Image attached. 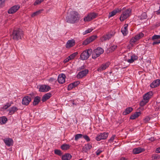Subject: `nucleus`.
I'll use <instances>...</instances> for the list:
<instances>
[{
	"label": "nucleus",
	"instance_id": "1",
	"mask_svg": "<svg viewBox=\"0 0 160 160\" xmlns=\"http://www.w3.org/2000/svg\"><path fill=\"white\" fill-rule=\"evenodd\" d=\"M79 14L76 11H72L70 12L66 17L67 22L69 23H74L79 19Z\"/></svg>",
	"mask_w": 160,
	"mask_h": 160
},
{
	"label": "nucleus",
	"instance_id": "2",
	"mask_svg": "<svg viewBox=\"0 0 160 160\" xmlns=\"http://www.w3.org/2000/svg\"><path fill=\"white\" fill-rule=\"evenodd\" d=\"M22 35V31L19 29H16L13 30L11 37L14 41H17L21 39Z\"/></svg>",
	"mask_w": 160,
	"mask_h": 160
},
{
	"label": "nucleus",
	"instance_id": "3",
	"mask_svg": "<svg viewBox=\"0 0 160 160\" xmlns=\"http://www.w3.org/2000/svg\"><path fill=\"white\" fill-rule=\"evenodd\" d=\"M92 52L91 49H89L83 51L81 54L80 58L82 60H85L88 58L91 55Z\"/></svg>",
	"mask_w": 160,
	"mask_h": 160
},
{
	"label": "nucleus",
	"instance_id": "4",
	"mask_svg": "<svg viewBox=\"0 0 160 160\" xmlns=\"http://www.w3.org/2000/svg\"><path fill=\"white\" fill-rule=\"evenodd\" d=\"M131 11L130 9H127L124 11L121 14L120 17L121 21H123L129 17L131 14Z\"/></svg>",
	"mask_w": 160,
	"mask_h": 160
},
{
	"label": "nucleus",
	"instance_id": "5",
	"mask_svg": "<svg viewBox=\"0 0 160 160\" xmlns=\"http://www.w3.org/2000/svg\"><path fill=\"white\" fill-rule=\"evenodd\" d=\"M97 14L94 13H91L89 14L87 16L84 18L85 22L89 21L96 17Z\"/></svg>",
	"mask_w": 160,
	"mask_h": 160
},
{
	"label": "nucleus",
	"instance_id": "6",
	"mask_svg": "<svg viewBox=\"0 0 160 160\" xmlns=\"http://www.w3.org/2000/svg\"><path fill=\"white\" fill-rule=\"evenodd\" d=\"M115 32L113 31L110 32L108 34L103 36L102 37V41H107L109 40L111 37L113 36L115 34Z\"/></svg>",
	"mask_w": 160,
	"mask_h": 160
},
{
	"label": "nucleus",
	"instance_id": "7",
	"mask_svg": "<svg viewBox=\"0 0 160 160\" xmlns=\"http://www.w3.org/2000/svg\"><path fill=\"white\" fill-rule=\"evenodd\" d=\"M20 7L19 5H15L9 9L8 11V12L9 14H13L16 12L19 9Z\"/></svg>",
	"mask_w": 160,
	"mask_h": 160
},
{
	"label": "nucleus",
	"instance_id": "8",
	"mask_svg": "<svg viewBox=\"0 0 160 160\" xmlns=\"http://www.w3.org/2000/svg\"><path fill=\"white\" fill-rule=\"evenodd\" d=\"M88 72V70L85 69L84 70L79 72L77 75V77L78 78H82L84 76H86Z\"/></svg>",
	"mask_w": 160,
	"mask_h": 160
},
{
	"label": "nucleus",
	"instance_id": "9",
	"mask_svg": "<svg viewBox=\"0 0 160 160\" xmlns=\"http://www.w3.org/2000/svg\"><path fill=\"white\" fill-rule=\"evenodd\" d=\"M108 133L106 132L101 133L99 135H97L96 139L97 141H99L102 139H105L108 137Z\"/></svg>",
	"mask_w": 160,
	"mask_h": 160
},
{
	"label": "nucleus",
	"instance_id": "10",
	"mask_svg": "<svg viewBox=\"0 0 160 160\" xmlns=\"http://www.w3.org/2000/svg\"><path fill=\"white\" fill-rule=\"evenodd\" d=\"M97 36H92L90 37L89 38H87L83 42L82 44L83 45H86L90 42H92L96 38Z\"/></svg>",
	"mask_w": 160,
	"mask_h": 160
},
{
	"label": "nucleus",
	"instance_id": "11",
	"mask_svg": "<svg viewBox=\"0 0 160 160\" xmlns=\"http://www.w3.org/2000/svg\"><path fill=\"white\" fill-rule=\"evenodd\" d=\"M31 101V99L30 97L28 96H25L22 99V104L24 105H27Z\"/></svg>",
	"mask_w": 160,
	"mask_h": 160
},
{
	"label": "nucleus",
	"instance_id": "12",
	"mask_svg": "<svg viewBox=\"0 0 160 160\" xmlns=\"http://www.w3.org/2000/svg\"><path fill=\"white\" fill-rule=\"evenodd\" d=\"M3 140L5 145L8 147H10L13 145V141L11 138H5Z\"/></svg>",
	"mask_w": 160,
	"mask_h": 160
},
{
	"label": "nucleus",
	"instance_id": "13",
	"mask_svg": "<svg viewBox=\"0 0 160 160\" xmlns=\"http://www.w3.org/2000/svg\"><path fill=\"white\" fill-rule=\"evenodd\" d=\"M159 39H160V35H155L152 36V40L154 41V42L152 43V45H154L156 44L160 43V39L157 40Z\"/></svg>",
	"mask_w": 160,
	"mask_h": 160
},
{
	"label": "nucleus",
	"instance_id": "14",
	"mask_svg": "<svg viewBox=\"0 0 160 160\" xmlns=\"http://www.w3.org/2000/svg\"><path fill=\"white\" fill-rule=\"evenodd\" d=\"M50 89L51 88L49 86L43 85L40 86L39 91L41 92H47L49 91Z\"/></svg>",
	"mask_w": 160,
	"mask_h": 160
},
{
	"label": "nucleus",
	"instance_id": "15",
	"mask_svg": "<svg viewBox=\"0 0 160 160\" xmlns=\"http://www.w3.org/2000/svg\"><path fill=\"white\" fill-rule=\"evenodd\" d=\"M110 64V63L109 62H107L102 64L98 68V71L99 72H101L102 71L105 70L106 68L108 67Z\"/></svg>",
	"mask_w": 160,
	"mask_h": 160
},
{
	"label": "nucleus",
	"instance_id": "16",
	"mask_svg": "<svg viewBox=\"0 0 160 160\" xmlns=\"http://www.w3.org/2000/svg\"><path fill=\"white\" fill-rule=\"evenodd\" d=\"M66 76L64 74H62L59 75L58 80L59 83L63 84L65 82Z\"/></svg>",
	"mask_w": 160,
	"mask_h": 160
},
{
	"label": "nucleus",
	"instance_id": "17",
	"mask_svg": "<svg viewBox=\"0 0 160 160\" xmlns=\"http://www.w3.org/2000/svg\"><path fill=\"white\" fill-rule=\"evenodd\" d=\"M129 55L131 58L127 60V61L129 63H132L135 60H137L138 58V57L135 54L130 53Z\"/></svg>",
	"mask_w": 160,
	"mask_h": 160
},
{
	"label": "nucleus",
	"instance_id": "18",
	"mask_svg": "<svg viewBox=\"0 0 160 160\" xmlns=\"http://www.w3.org/2000/svg\"><path fill=\"white\" fill-rule=\"evenodd\" d=\"M75 43V42L74 40H69L67 41L66 44V47L67 48H70L74 46Z\"/></svg>",
	"mask_w": 160,
	"mask_h": 160
},
{
	"label": "nucleus",
	"instance_id": "19",
	"mask_svg": "<svg viewBox=\"0 0 160 160\" xmlns=\"http://www.w3.org/2000/svg\"><path fill=\"white\" fill-rule=\"evenodd\" d=\"M92 147L91 144L88 143L85 144L82 148V152H87L90 150Z\"/></svg>",
	"mask_w": 160,
	"mask_h": 160
},
{
	"label": "nucleus",
	"instance_id": "20",
	"mask_svg": "<svg viewBox=\"0 0 160 160\" xmlns=\"http://www.w3.org/2000/svg\"><path fill=\"white\" fill-rule=\"evenodd\" d=\"M160 84V80L157 79L153 81L150 84L152 88H155L158 86Z\"/></svg>",
	"mask_w": 160,
	"mask_h": 160
},
{
	"label": "nucleus",
	"instance_id": "21",
	"mask_svg": "<svg viewBox=\"0 0 160 160\" xmlns=\"http://www.w3.org/2000/svg\"><path fill=\"white\" fill-rule=\"evenodd\" d=\"M144 149L138 147L133 149V152L134 154H138L144 151Z\"/></svg>",
	"mask_w": 160,
	"mask_h": 160
},
{
	"label": "nucleus",
	"instance_id": "22",
	"mask_svg": "<svg viewBox=\"0 0 160 160\" xmlns=\"http://www.w3.org/2000/svg\"><path fill=\"white\" fill-rule=\"evenodd\" d=\"M152 93V92H148L144 94L143 96V99L146 100L148 102L149 99L151 98Z\"/></svg>",
	"mask_w": 160,
	"mask_h": 160
},
{
	"label": "nucleus",
	"instance_id": "23",
	"mask_svg": "<svg viewBox=\"0 0 160 160\" xmlns=\"http://www.w3.org/2000/svg\"><path fill=\"white\" fill-rule=\"evenodd\" d=\"M52 96V94L50 93H48L44 94L42 97V101L43 102L48 99Z\"/></svg>",
	"mask_w": 160,
	"mask_h": 160
},
{
	"label": "nucleus",
	"instance_id": "24",
	"mask_svg": "<svg viewBox=\"0 0 160 160\" xmlns=\"http://www.w3.org/2000/svg\"><path fill=\"white\" fill-rule=\"evenodd\" d=\"M141 114L140 112H136L130 116V119L133 120L138 117Z\"/></svg>",
	"mask_w": 160,
	"mask_h": 160
},
{
	"label": "nucleus",
	"instance_id": "25",
	"mask_svg": "<svg viewBox=\"0 0 160 160\" xmlns=\"http://www.w3.org/2000/svg\"><path fill=\"white\" fill-rule=\"evenodd\" d=\"M72 157L71 155L69 153H66L62 156V160H69Z\"/></svg>",
	"mask_w": 160,
	"mask_h": 160
},
{
	"label": "nucleus",
	"instance_id": "26",
	"mask_svg": "<svg viewBox=\"0 0 160 160\" xmlns=\"http://www.w3.org/2000/svg\"><path fill=\"white\" fill-rule=\"evenodd\" d=\"M41 101V98L38 96L35 97L34 101L33 102V104L34 106H36L38 105Z\"/></svg>",
	"mask_w": 160,
	"mask_h": 160
},
{
	"label": "nucleus",
	"instance_id": "27",
	"mask_svg": "<svg viewBox=\"0 0 160 160\" xmlns=\"http://www.w3.org/2000/svg\"><path fill=\"white\" fill-rule=\"evenodd\" d=\"M128 24H125L124 26V28H122L121 32L124 36L126 35L128 33Z\"/></svg>",
	"mask_w": 160,
	"mask_h": 160
},
{
	"label": "nucleus",
	"instance_id": "28",
	"mask_svg": "<svg viewBox=\"0 0 160 160\" xmlns=\"http://www.w3.org/2000/svg\"><path fill=\"white\" fill-rule=\"evenodd\" d=\"M95 53L99 55V56L103 52L104 50L103 49L100 47H98L96 49L94 50Z\"/></svg>",
	"mask_w": 160,
	"mask_h": 160
},
{
	"label": "nucleus",
	"instance_id": "29",
	"mask_svg": "<svg viewBox=\"0 0 160 160\" xmlns=\"http://www.w3.org/2000/svg\"><path fill=\"white\" fill-rule=\"evenodd\" d=\"M118 9H117L113 10V11L109 13L108 17L110 18V17H113L119 11Z\"/></svg>",
	"mask_w": 160,
	"mask_h": 160
},
{
	"label": "nucleus",
	"instance_id": "30",
	"mask_svg": "<svg viewBox=\"0 0 160 160\" xmlns=\"http://www.w3.org/2000/svg\"><path fill=\"white\" fill-rule=\"evenodd\" d=\"M18 110L17 108L16 107H12L9 110V115H12L15 112L17 111Z\"/></svg>",
	"mask_w": 160,
	"mask_h": 160
},
{
	"label": "nucleus",
	"instance_id": "31",
	"mask_svg": "<svg viewBox=\"0 0 160 160\" xmlns=\"http://www.w3.org/2000/svg\"><path fill=\"white\" fill-rule=\"evenodd\" d=\"M133 110V109L131 107H129L127 108L125 111L123 112V114L124 115H127L129 113L131 112Z\"/></svg>",
	"mask_w": 160,
	"mask_h": 160
},
{
	"label": "nucleus",
	"instance_id": "32",
	"mask_svg": "<svg viewBox=\"0 0 160 160\" xmlns=\"http://www.w3.org/2000/svg\"><path fill=\"white\" fill-rule=\"evenodd\" d=\"M7 121V118L5 117H2L0 118V123L1 124H4Z\"/></svg>",
	"mask_w": 160,
	"mask_h": 160
},
{
	"label": "nucleus",
	"instance_id": "33",
	"mask_svg": "<svg viewBox=\"0 0 160 160\" xmlns=\"http://www.w3.org/2000/svg\"><path fill=\"white\" fill-rule=\"evenodd\" d=\"M70 148V146L68 144H63L61 146V148L63 150H66Z\"/></svg>",
	"mask_w": 160,
	"mask_h": 160
},
{
	"label": "nucleus",
	"instance_id": "34",
	"mask_svg": "<svg viewBox=\"0 0 160 160\" xmlns=\"http://www.w3.org/2000/svg\"><path fill=\"white\" fill-rule=\"evenodd\" d=\"M147 15L146 13L145 12H143L142 15L139 17L140 19L141 20L146 19Z\"/></svg>",
	"mask_w": 160,
	"mask_h": 160
},
{
	"label": "nucleus",
	"instance_id": "35",
	"mask_svg": "<svg viewBox=\"0 0 160 160\" xmlns=\"http://www.w3.org/2000/svg\"><path fill=\"white\" fill-rule=\"evenodd\" d=\"M42 10H39L37 11L36 12H34L32 14V15H31V16L32 17H34L36 16L39 15L42 12Z\"/></svg>",
	"mask_w": 160,
	"mask_h": 160
},
{
	"label": "nucleus",
	"instance_id": "36",
	"mask_svg": "<svg viewBox=\"0 0 160 160\" xmlns=\"http://www.w3.org/2000/svg\"><path fill=\"white\" fill-rule=\"evenodd\" d=\"M152 159H159L160 158V156L157 154H152Z\"/></svg>",
	"mask_w": 160,
	"mask_h": 160
},
{
	"label": "nucleus",
	"instance_id": "37",
	"mask_svg": "<svg viewBox=\"0 0 160 160\" xmlns=\"http://www.w3.org/2000/svg\"><path fill=\"white\" fill-rule=\"evenodd\" d=\"M78 54V52H76L71 54L70 56L68 57L69 58V59L71 60L73 59Z\"/></svg>",
	"mask_w": 160,
	"mask_h": 160
},
{
	"label": "nucleus",
	"instance_id": "38",
	"mask_svg": "<svg viewBox=\"0 0 160 160\" xmlns=\"http://www.w3.org/2000/svg\"><path fill=\"white\" fill-rule=\"evenodd\" d=\"M117 45H113L108 50L109 52H112L115 50L117 48Z\"/></svg>",
	"mask_w": 160,
	"mask_h": 160
},
{
	"label": "nucleus",
	"instance_id": "39",
	"mask_svg": "<svg viewBox=\"0 0 160 160\" xmlns=\"http://www.w3.org/2000/svg\"><path fill=\"white\" fill-rule=\"evenodd\" d=\"M82 137L83 135L81 134H76L75 136L74 139L75 141H77L79 139L82 138Z\"/></svg>",
	"mask_w": 160,
	"mask_h": 160
},
{
	"label": "nucleus",
	"instance_id": "40",
	"mask_svg": "<svg viewBox=\"0 0 160 160\" xmlns=\"http://www.w3.org/2000/svg\"><path fill=\"white\" fill-rule=\"evenodd\" d=\"M144 36V34L142 32H140L135 36L136 38L138 40Z\"/></svg>",
	"mask_w": 160,
	"mask_h": 160
},
{
	"label": "nucleus",
	"instance_id": "41",
	"mask_svg": "<svg viewBox=\"0 0 160 160\" xmlns=\"http://www.w3.org/2000/svg\"><path fill=\"white\" fill-rule=\"evenodd\" d=\"M138 40L135 37L134 38H132L130 41V43L131 44H133V43H134Z\"/></svg>",
	"mask_w": 160,
	"mask_h": 160
},
{
	"label": "nucleus",
	"instance_id": "42",
	"mask_svg": "<svg viewBox=\"0 0 160 160\" xmlns=\"http://www.w3.org/2000/svg\"><path fill=\"white\" fill-rule=\"evenodd\" d=\"M54 153L55 154L59 156H61L62 154L61 151L60 150L55 149L54 150Z\"/></svg>",
	"mask_w": 160,
	"mask_h": 160
},
{
	"label": "nucleus",
	"instance_id": "43",
	"mask_svg": "<svg viewBox=\"0 0 160 160\" xmlns=\"http://www.w3.org/2000/svg\"><path fill=\"white\" fill-rule=\"evenodd\" d=\"M99 56V55L97 53H95V52L93 50L92 55V58L93 59H95L97 57H98Z\"/></svg>",
	"mask_w": 160,
	"mask_h": 160
},
{
	"label": "nucleus",
	"instance_id": "44",
	"mask_svg": "<svg viewBox=\"0 0 160 160\" xmlns=\"http://www.w3.org/2000/svg\"><path fill=\"white\" fill-rule=\"evenodd\" d=\"M148 102L146 101V100H143L142 101H141L140 103V105L141 106H143L145 105Z\"/></svg>",
	"mask_w": 160,
	"mask_h": 160
},
{
	"label": "nucleus",
	"instance_id": "45",
	"mask_svg": "<svg viewBox=\"0 0 160 160\" xmlns=\"http://www.w3.org/2000/svg\"><path fill=\"white\" fill-rule=\"evenodd\" d=\"M93 29L92 28H89L88 29H87L83 32V34L84 35L92 31Z\"/></svg>",
	"mask_w": 160,
	"mask_h": 160
},
{
	"label": "nucleus",
	"instance_id": "46",
	"mask_svg": "<svg viewBox=\"0 0 160 160\" xmlns=\"http://www.w3.org/2000/svg\"><path fill=\"white\" fill-rule=\"evenodd\" d=\"M44 0H36L34 2V5L35 6L37 5L38 4H40Z\"/></svg>",
	"mask_w": 160,
	"mask_h": 160
},
{
	"label": "nucleus",
	"instance_id": "47",
	"mask_svg": "<svg viewBox=\"0 0 160 160\" xmlns=\"http://www.w3.org/2000/svg\"><path fill=\"white\" fill-rule=\"evenodd\" d=\"M5 0H0V8L4 6Z\"/></svg>",
	"mask_w": 160,
	"mask_h": 160
},
{
	"label": "nucleus",
	"instance_id": "48",
	"mask_svg": "<svg viewBox=\"0 0 160 160\" xmlns=\"http://www.w3.org/2000/svg\"><path fill=\"white\" fill-rule=\"evenodd\" d=\"M74 88V87L72 83H71L68 85V90L69 91H70Z\"/></svg>",
	"mask_w": 160,
	"mask_h": 160
},
{
	"label": "nucleus",
	"instance_id": "49",
	"mask_svg": "<svg viewBox=\"0 0 160 160\" xmlns=\"http://www.w3.org/2000/svg\"><path fill=\"white\" fill-rule=\"evenodd\" d=\"M83 138L85 139L87 142L89 141L90 140L89 137L87 135H83Z\"/></svg>",
	"mask_w": 160,
	"mask_h": 160
},
{
	"label": "nucleus",
	"instance_id": "50",
	"mask_svg": "<svg viewBox=\"0 0 160 160\" xmlns=\"http://www.w3.org/2000/svg\"><path fill=\"white\" fill-rule=\"evenodd\" d=\"M86 68V66L84 65H83L79 67L78 68H77V71H80V70H83V69H85Z\"/></svg>",
	"mask_w": 160,
	"mask_h": 160
},
{
	"label": "nucleus",
	"instance_id": "51",
	"mask_svg": "<svg viewBox=\"0 0 160 160\" xmlns=\"http://www.w3.org/2000/svg\"><path fill=\"white\" fill-rule=\"evenodd\" d=\"M80 83V82L78 81L75 82H74L72 83L74 88L77 87Z\"/></svg>",
	"mask_w": 160,
	"mask_h": 160
},
{
	"label": "nucleus",
	"instance_id": "52",
	"mask_svg": "<svg viewBox=\"0 0 160 160\" xmlns=\"http://www.w3.org/2000/svg\"><path fill=\"white\" fill-rule=\"evenodd\" d=\"M116 137L115 135H113L112 137L109 139V141L111 143L113 142L115 137Z\"/></svg>",
	"mask_w": 160,
	"mask_h": 160
},
{
	"label": "nucleus",
	"instance_id": "53",
	"mask_svg": "<svg viewBox=\"0 0 160 160\" xmlns=\"http://www.w3.org/2000/svg\"><path fill=\"white\" fill-rule=\"evenodd\" d=\"M150 120V118L148 116H147L144 119L145 122H147Z\"/></svg>",
	"mask_w": 160,
	"mask_h": 160
},
{
	"label": "nucleus",
	"instance_id": "54",
	"mask_svg": "<svg viewBox=\"0 0 160 160\" xmlns=\"http://www.w3.org/2000/svg\"><path fill=\"white\" fill-rule=\"evenodd\" d=\"M102 152V150L100 149H98L96 151V153L97 156H98Z\"/></svg>",
	"mask_w": 160,
	"mask_h": 160
},
{
	"label": "nucleus",
	"instance_id": "55",
	"mask_svg": "<svg viewBox=\"0 0 160 160\" xmlns=\"http://www.w3.org/2000/svg\"><path fill=\"white\" fill-rule=\"evenodd\" d=\"M13 103V102H8L6 104V105L7 106V108H8Z\"/></svg>",
	"mask_w": 160,
	"mask_h": 160
},
{
	"label": "nucleus",
	"instance_id": "56",
	"mask_svg": "<svg viewBox=\"0 0 160 160\" xmlns=\"http://www.w3.org/2000/svg\"><path fill=\"white\" fill-rule=\"evenodd\" d=\"M69 58H68V57L66 59H64L63 61L64 62V63H66V62H68L70 60H69Z\"/></svg>",
	"mask_w": 160,
	"mask_h": 160
},
{
	"label": "nucleus",
	"instance_id": "57",
	"mask_svg": "<svg viewBox=\"0 0 160 160\" xmlns=\"http://www.w3.org/2000/svg\"><path fill=\"white\" fill-rule=\"evenodd\" d=\"M155 152L156 153H160V147L157 148Z\"/></svg>",
	"mask_w": 160,
	"mask_h": 160
},
{
	"label": "nucleus",
	"instance_id": "58",
	"mask_svg": "<svg viewBox=\"0 0 160 160\" xmlns=\"http://www.w3.org/2000/svg\"><path fill=\"white\" fill-rule=\"evenodd\" d=\"M155 139L154 137H151V138L149 139V140L151 141H153L155 140Z\"/></svg>",
	"mask_w": 160,
	"mask_h": 160
},
{
	"label": "nucleus",
	"instance_id": "59",
	"mask_svg": "<svg viewBox=\"0 0 160 160\" xmlns=\"http://www.w3.org/2000/svg\"><path fill=\"white\" fill-rule=\"evenodd\" d=\"M120 160H127V159L125 158H122Z\"/></svg>",
	"mask_w": 160,
	"mask_h": 160
},
{
	"label": "nucleus",
	"instance_id": "60",
	"mask_svg": "<svg viewBox=\"0 0 160 160\" xmlns=\"http://www.w3.org/2000/svg\"><path fill=\"white\" fill-rule=\"evenodd\" d=\"M160 13V10H158L156 11V14H159Z\"/></svg>",
	"mask_w": 160,
	"mask_h": 160
},
{
	"label": "nucleus",
	"instance_id": "61",
	"mask_svg": "<svg viewBox=\"0 0 160 160\" xmlns=\"http://www.w3.org/2000/svg\"><path fill=\"white\" fill-rule=\"evenodd\" d=\"M54 80V79L53 78H51L49 79V81L52 82Z\"/></svg>",
	"mask_w": 160,
	"mask_h": 160
},
{
	"label": "nucleus",
	"instance_id": "62",
	"mask_svg": "<svg viewBox=\"0 0 160 160\" xmlns=\"http://www.w3.org/2000/svg\"><path fill=\"white\" fill-rule=\"evenodd\" d=\"M7 106H6V104L5 105L4 107H3V108L4 109H7L8 108H7Z\"/></svg>",
	"mask_w": 160,
	"mask_h": 160
},
{
	"label": "nucleus",
	"instance_id": "63",
	"mask_svg": "<svg viewBox=\"0 0 160 160\" xmlns=\"http://www.w3.org/2000/svg\"><path fill=\"white\" fill-rule=\"evenodd\" d=\"M79 160H82V159H80Z\"/></svg>",
	"mask_w": 160,
	"mask_h": 160
}]
</instances>
